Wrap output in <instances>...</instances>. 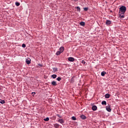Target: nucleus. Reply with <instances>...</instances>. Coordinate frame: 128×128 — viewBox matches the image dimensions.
I'll list each match as a JSON object with an SVG mask.
<instances>
[{"instance_id":"39448f33","label":"nucleus","mask_w":128,"mask_h":128,"mask_svg":"<svg viewBox=\"0 0 128 128\" xmlns=\"http://www.w3.org/2000/svg\"><path fill=\"white\" fill-rule=\"evenodd\" d=\"M106 26H110V24H112V21L110 20H106Z\"/></svg>"},{"instance_id":"f257e3e1","label":"nucleus","mask_w":128,"mask_h":128,"mask_svg":"<svg viewBox=\"0 0 128 128\" xmlns=\"http://www.w3.org/2000/svg\"><path fill=\"white\" fill-rule=\"evenodd\" d=\"M126 10V8L124 6H122L120 8L119 14H120V12H122V14H124Z\"/></svg>"},{"instance_id":"20e7f679","label":"nucleus","mask_w":128,"mask_h":128,"mask_svg":"<svg viewBox=\"0 0 128 128\" xmlns=\"http://www.w3.org/2000/svg\"><path fill=\"white\" fill-rule=\"evenodd\" d=\"M119 18H124V14H122V12H120V13H119Z\"/></svg>"},{"instance_id":"7ed1b4c3","label":"nucleus","mask_w":128,"mask_h":128,"mask_svg":"<svg viewBox=\"0 0 128 128\" xmlns=\"http://www.w3.org/2000/svg\"><path fill=\"white\" fill-rule=\"evenodd\" d=\"M31 61L32 60H30V58H26V62L27 64H30Z\"/></svg>"},{"instance_id":"4468645a","label":"nucleus","mask_w":128,"mask_h":128,"mask_svg":"<svg viewBox=\"0 0 128 128\" xmlns=\"http://www.w3.org/2000/svg\"><path fill=\"white\" fill-rule=\"evenodd\" d=\"M52 86H56V81H53L52 82Z\"/></svg>"},{"instance_id":"ddd939ff","label":"nucleus","mask_w":128,"mask_h":128,"mask_svg":"<svg viewBox=\"0 0 128 128\" xmlns=\"http://www.w3.org/2000/svg\"><path fill=\"white\" fill-rule=\"evenodd\" d=\"M106 72L104 71H103L101 72V76H104L106 75Z\"/></svg>"},{"instance_id":"4be33fe9","label":"nucleus","mask_w":128,"mask_h":128,"mask_svg":"<svg viewBox=\"0 0 128 128\" xmlns=\"http://www.w3.org/2000/svg\"><path fill=\"white\" fill-rule=\"evenodd\" d=\"M0 104H6V101H4V100H0Z\"/></svg>"},{"instance_id":"dca6fc26","label":"nucleus","mask_w":128,"mask_h":128,"mask_svg":"<svg viewBox=\"0 0 128 128\" xmlns=\"http://www.w3.org/2000/svg\"><path fill=\"white\" fill-rule=\"evenodd\" d=\"M54 72H58V68H52Z\"/></svg>"},{"instance_id":"393cba45","label":"nucleus","mask_w":128,"mask_h":128,"mask_svg":"<svg viewBox=\"0 0 128 128\" xmlns=\"http://www.w3.org/2000/svg\"><path fill=\"white\" fill-rule=\"evenodd\" d=\"M56 80H57L58 82H60V80H62V78H60V77H58V78H56Z\"/></svg>"},{"instance_id":"f3484780","label":"nucleus","mask_w":128,"mask_h":128,"mask_svg":"<svg viewBox=\"0 0 128 128\" xmlns=\"http://www.w3.org/2000/svg\"><path fill=\"white\" fill-rule=\"evenodd\" d=\"M102 104L104 105V106H106V102L105 100L102 101Z\"/></svg>"},{"instance_id":"cd10ccee","label":"nucleus","mask_w":128,"mask_h":128,"mask_svg":"<svg viewBox=\"0 0 128 128\" xmlns=\"http://www.w3.org/2000/svg\"><path fill=\"white\" fill-rule=\"evenodd\" d=\"M26 44H22V48H26Z\"/></svg>"},{"instance_id":"f8f14e48","label":"nucleus","mask_w":128,"mask_h":128,"mask_svg":"<svg viewBox=\"0 0 128 128\" xmlns=\"http://www.w3.org/2000/svg\"><path fill=\"white\" fill-rule=\"evenodd\" d=\"M110 94H105V98H110Z\"/></svg>"},{"instance_id":"7c9ffc66","label":"nucleus","mask_w":128,"mask_h":128,"mask_svg":"<svg viewBox=\"0 0 128 128\" xmlns=\"http://www.w3.org/2000/svg\"><path fill=\"white\" fill-rule=\"evenodd\" d=\"M38 66H42V64H38Z\"/></svg>"},{"instance_id":"f03ea898","label":"nucleus","mask_w":128,"mask_h":128,"mask_svg":"<svg viewBox=\"0 0 128 128\" xmlns=\"http://www.w3.org/2000/svg\"><path fill=\"white\" fill-rule=\"evenodd\" d=\"M106 110L109 112H112V109L110 108V104H108V106H106Z\"/></svg>"},{"instance_id":"c85d7f7f","label":"nucleus","mask_w":128,"mask_h":128,"mask_svg":"<svg viewBox=\"0 0 128 128\" xmlns=\"http://www.w3.org/2000/svg\"><path fill=\"white\" fill-rule=\"evenodd\" d=\"M82 63L83 64H86V61L82 60Z\"/></svg>"},{"instance_id":"b1692460","label":"nucleus","mask_w":128,"mask_h":128,"mask_svg":"<svg viewBox=\"0 0 128 128\" xmlns=\"http://www.w3.org/2000/svg\"><path fill=\"white\" fill-rule=\"evenodd\" d=\"M76 8L78 12H80V6H77Z\"/></svg>"},{"instance_id":"a211bd4d","label":"nucleus","mask_w":128,"mask_h":128,"mask_svg":"<svg viewBox=\"0 0 128 128\" xmlns=\"http://www.w3.org/2000/svg\"><path fill=\"white\" fill-rule=\"evenodd\" d=\"M54 126L56 128H60V124H54Z\"/></svg>"},{"instance_id":"5701e85b","label":"nucleus","mask_w":128,"mask_h":128,"mask_svg":"<svg viewBox=\"0 0 128 128\" xmlns=\"http://www.w3.org/2000/svg\"><path fill=\"white\" fill-rule=\"evenodd\" d=\"M62 53L60 52V51H58L56 52V56H60V54Z\"/></svg>"},{"instance_id":"6ab92c4d","label":"nucleus","mask_w":128,"mask_h":128,"mask_svg":"<svg viewBox=\"0 0 128 128\" xmlns=\"http://www.w3.org/2000/svg\"><path fill=\"white\" fill-rule=\"evenodd\" d=\"M44 122H48L50 120V118L48 117L44 118Z\"/></svg>"},{"instance_id":"0eeeda50","label":"nucleus","mask_w":128,"mask_h":128,"mask_svg":"<svg viewBox=\"0 0 128 128\" xmlns=\"http://www.w3.org/2000/svg\"><path fill=\"white\" fill-rule=\"evenodd\" d=\"M68 60L69 62H74V58H72V57H69V58H68Z\"/></svg>"},{"instance_id":"c756f323","label":"nucleus","mask_w":128,"mask_h":128,"mask_svg":"<svg viewBox=\"0 0 128 128\" xmlns=\"http://www.w3.org/2000/svg\"><path fill=\"white\" fill-rule=\"evenodd\" d=\"M56 116H58V118H62V116H60L59 114H57Z\"/></svg>"},{"instance_id":"2f4dec72","label":"nucleus","mask_w":128,"mask_h":128,"mask_svg":"<svg viewBox=\"0 0 128 128\" xmlns=\"http://www.w3.org/2000/svg\"><path fill=\"white\" fill-rule=\"evenodd\" d=\"M32 94H33V96H34V94H36V92H32Z\"/></svg>"},{"instance_id":"2eb2a0df","label":"nucleus","mask_w":128,"mask_h":128,"mask_svg":"<svg viewBox=\"0 0 128 128\" xmlns=\"http://www.w3.org/2000/svg\"><path fill=\"white\" fill-rule=\"evenodd\" d=\"M80 26H84L86 24V23L84 22H82L80 23Z\"/></svg>"},{"instance_id":"9b49d317","label":"nucleus","mask_w":128,"mask_h":128,"mask_svg":"<svg viewBox=\"0 0 128 128\" xmlns=\"http://www.w3.org/2000/svg\"><path fill=\"white\" fill-rule=\"evenodd\" d=\"M58 122H60V124H64V120L62 119H59Z\"/></svg>"},{"instance_id":"423d86ee","label":"nucleus","mask_w":128,"mask_h":128,"mask_svg":"<svg viewBox=\"0 0 128 128\" xmlns=\"http://www.w3.org/2000/svg\"><path fill=\"white\" fill-rule=\"evenodd\" d=\"M74 78H76V76H73L70 79V82L71 84H74Z\"/></svg>"},{"instance_id":"473e14b6","label":"nucleus","mask_w":128,"mask_h":128,"mask_svg":"<svg viewBox=\"0 0 128 128\" xmlns=\"http://www.w3.org/2000/svg\"><path fill=\"white\" fill-rule=\"evenodd\" d=\"M75 2H78V0H75Z\"/></svg>"},{"instance_id":"1a4fd4ad","label":"nucleus","mask_w":128,"mask_h":128,"mask_svg":"<svg viewBox=\"0 0 128 128\" xmlns=\"http://www.w3.org/2000/svg\"><path fill=\"white\" fill-rule=\"evenodd\" d=\"M92 110H98V107L96 106H92Z\"/></svg>"},{"instance_id":"a878e982","label":"nucleus","mask_w":128,"mask_h":128,"mask_svg":"<svg viewBox=\"0 0 128 128\" xmlns=\"http://www.w3.org/2000/svg\"><path fill=\"white\" fill-rule=\"evenodd\" d=\"M72 120H76V118L74 116H72Z\"/></svg>"},{"instance_id":"bb28decb","label":"nucleus","mask_w":128,"mask_h":128,"mask_svg":"<svg viewBox=\"0 0 128 128\" xmlns=\"http://www.w3.org/2000/svg\"><path fill=\"white\" fill-rule=\"evenodd\" d=\"M88 8L86 7L84 8V10H85V12H88Z\"/></svg>"},{"instance_id":"9d476101","label":"nucleus","mask_w":128,"mask_h":128,"mask_svg":"<svg viewBox=\"0 0 128 128\" xmlns=\"http://www.w3.org/2000/svg\"><path fill=\"white\" fill-rule=\"evenodd\" d=\"M80 118H82V120H86V116L82 114L80 116Z\"/></svg>"},{"instance_id":"aec40b11","label":"nucleus","mask_w":128,"mask_h":128,"mask_svg":"<svg viewBox=\"0 0 128 128\" xmlns=\"http://www.w3.org/2000/svg\"><path fill=\"white\" fill-rule=\"evenodd\" d=\"M15 4L16 6H20V4L18 2H16Z\"/></svg>"},{"instance_id":"412c9836","label":"nucleus","mask_w":128,"mask_h":128,"mask_svg":"<svg viewBox=\"0 0 128 128\" xmlns=\"http://www.w3.org/2000/svg\"><path fill=\"white\" fill-rule=\"evenodd\" d=\"M56 74H52V76H51V78H56Z\"/></svg>"},{"instance_id":"6e6552de","label":"nucleus","mask_w":128,"mask_h":128,"mask_svg":"<svg viewBox=\"0 0 128 128\" xmlns=\"http://www.w3.org/2000/svg\"><path fill=\"white\" fill-rule=\"evenodd\" d=\"M60 52L62 53V52H64V46H61L60 48Z\"/></svg>"}]
</instances>
